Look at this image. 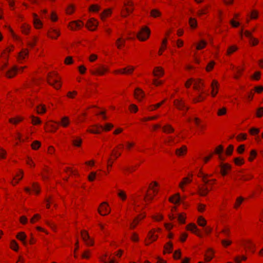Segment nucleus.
Returning a JSON list of instances; mask_svg holds the SVG:
<instances>
[{"instance_id":"f257e3e1","label":"nucleus","mask_w":263,"mask_h":263,"mask_svg":"<svg viewBox=\"0 0 263 263\" xmlns=\"http://www.w3.org/2000/svg\"><path fill=\"white\" fill-rule=\"evenodd\" d=\"M47 82L50 85L53 86L57 89H59L61 86V84L59 81V78L55 73L48 74Z\"/></svg>"},{"instance_id":"f03ea898","label":"nucleus","mask_w":263,"mask_h":263,"mask_svg":"<svg viewBox=\"0 0 263 263\" xmlns=\"http://www.w3.org/2000/svg\"><path fill=\"white\" fill-rule=\"evenodd\" d=\"M207 176H208L203 175L202 176V179L203 182L204 183V184H203L202 186H198L199 194L202 196H206L210 191V189L208 188V187L205 185L206 184H209L210 181V180L206 179Z\"/></svg>"},{"instance_id":"7ed1b4c3","label":"nucleus","mask_w":263,"mask_h":263,"mask_svg":"<svg viewBox=\"0 0 263 263\" xmlns=\"http://www.w3.org/2000/svg\"><path fill=\"white\" fill-rule=\"evenodd\" d=\"M150 30L146 27L142 28L137 35L139 40L142 41L147 40L150 34Z\"/></svg>"},{"instance_id":"20e7f679","label":"nucleus","mask_w":263,"mask_h":263,"mask_svg":"<svg viewBox=\"0 0 263 263\" xmlns=\"http://www.w3.org/2000/svg\"><path fill=\"white\" fill-rule=\"evenodd\" d=\"M81 237L88 246H92L93 243L92 240L90 238L88 232L85 230L82 231L81 232Z\"/></svg>"},{"instance_id":"39448f33","label":"nucleus","mask_w":263,"mask_h":263,"mask_svg":"<svg viewBox=\"0 0 263 263\" xmlns=\"http://www.w3.org/2000/svg\"><path fill=\"white\" fill-rule=\"evenodd\" d=\"M108 204L106 202H103L99 209H98V212L102 216L107 215L110 213V210L107 208Z\"/></svg>"},{"instance_id":"423d86ee","label":"nucleus","mask_w":263,"mask_h":263,"mask_svg":"<svg viewBox=\"0 0 263 263\" xmlns=\"http://www.w3.org/2000/svg\"><path fill=\"white\" fill-rule=\"evenodd\" d=\"M174 105L180 110H187L188 109V107H187L184 103L182 101V100L176 99L174 102Z\"/></svg>"},{"instance_id":"0eeeda50","label":"nucleus","mask_w":263,"mask_h":263,"mask_svg":"<svg viewBox=\"0 0 263 263\" xmlns=\"http://www.w3.org/2000/svg\"><path fill=\"white\" fill-rule=\"evenodd\" d=\"M135 68L132 66H128L127 67L116 70L115 73H120L122 74H130L134 71Z\"/></svg>"},{"instance_id":"6e6552de","label":"nucleus","mask_w":263,"mask_h":263,"mask_svg":"<svg viewBox=\"0 0 263 263\" xmlns=\"http://www.w3.org/2000/svg\"><path fill=\"white\" fill-rule=\"evenodd\" d=\"M98 26V22L93 18L90 19L86 25V27L90 30H95Z\"/></svg>"},{"instance_id":"1a4fd4ad","label":"nucleus","mask_w":263,"mask_h":263,"mask_svg":"<svg viewBox=\"0 0 263 263\" xmlns=\"http://www.w3.org/2000/svg\"><path fill=\"white\" fill-rule=\"evenodd\" d=\"M245 34L247 37H248L250 39V43L253 46H255L258 44V40L257 39L253 37L250 32L246 30L245 32Z\"/></svg>"},{"instance_id":"9d476101","label":"nucleus","mask_w":263,"mask_h":263,"mask_svg":"<svg viewBox=\"0 0 263 263\" xmlns=\"http://www.w3.org/2000/svg\"><path fill=\"white\" fill-rule=\"evenodd\" d=\"M134 96L135 98L139 101H141V99L144 98V92L139 88L135 89L134 92Z\"/></svg>"},{"instance_id":"9b49d317","label":"nucleus","mask_w":263,"mask_h":263,"mask_svg":"<svg viewBox=\"0 0 263 263\" xmlns=\"http://www.w3.org/2000/svg\"><path fill=\"white\" fill-rule=\"evenodd\" d=\"M107 69L104 66H101V67L97 68L96 70H91V72L93 74H98L100 75H103L105 72L107 71Z\"/></svg>"},{"instance_id":"f8f14e48","label":"nucleus","mask_w":263,"mask_h":263,"mask_svg":"<svg viewBox=\"0 0 263 263\" xmlns=\"http://www.w3.org/2000/svg\"><path fill=\"white\" fill-rule=\"evenodd\" d=\"M181 198L179 194H176L174 196L170 198L169 200L175 204L178 203L181 201Z\"/></svg>"},{"instance_id":"ddd939ff","label":"nucleus","mask_w":263,"mask_h":263,"mask_svg":"<svg viewBox=\"0 0 263 263\" xmlns=\"http://www.w3.org/2000/svg\"><path fill=\"white\" fill-rule=\"evenodd\" d=\"M211 87L212 88V95L213 96V97H215L218 92L217 90L218 87L217 81H216V80H213L211 84Z\"/></svg>"},{"instance_id":"4468645a","label":"nucleus","mask_w":263,"mask_h":263,"mask_svg":"<svg viewBox=\"0 0 263 263\" xmlns=\"http://www.w3.org/2000/svg\"><path fill=\"white\" fill-rule=\"evenodd\" d=\"M94 127V129L88 130V132L93 134H100L101 132L103 130V126L102 125H95Z\"/></svg>"},{"instance_id":"2eb2a0df","label":"nucleus","mask_w":263,"mask_h":263,"mask_svg":"<svg viewBox=\"0 0 263 263\" xmlns=\"http://www.w3.org/2000/svg\"><path fill=\"white\" fill-rule=\"evenodd\" d=\"M17 71V68L16 67H13L11 69L6 72V76L10 78L15 75Z\"/></svg>"},{"instance_id":"dca6fc26","label":"nucleus","mask_w":263,"mask_h":263,"mask_svg":"<svg viewBox=\"0 0 263 263\" xmlns=\"http://www.w3.org/2000/svg\"><path fill=\"white\" fill-rule=\"evenodd\" d=\"M82 25H83V23L81 21H73L71 23L70 25V27L71 29L74 30L76 29L77 28H79L81 27Z\"/></svg>"},{"instance_id":"f3484780","label":"nucleus","mask_w":263,"mask_h":263,"mask_svg":"<svg viewBox=\"0 0 263 263\" xmlns=\"http://www.w3.org/2000/svg\"><path fill=\"white\" fill-rule=\"evenodd\" d=\"M60 32L55 29H52L49 32L48 36L52 39H57L60 35Z\"/></svg>"},{"instance_id":"a211bd4d","label":"nucleus","mask_w":263,"mask_h":263,"mask_svg":"<svg viewBox=\"0 0 263 263\" xmlns=\"http://www.w3.org/2000/svg\"><path fill=\"white\" fill-rule=\"evenodd\" d=\"M186 229L188 230H190L191 231H192V232L195 233L196 234H197L198 236H200V235H199V234L197 233V231H198L197 227L196 225H195L194 224H190L189 225H188L187 227H186Z\"/></svg>"},{"instance_id":"6ab92c4d","label":"nucleus","mask_w":263,"mask_h":263,"mask_svg":"<svg viewBox=\"0 0 263 263\" xmlns=\"http://www.w3.org/2000/svg\"><path fill=\"white\" fill-rule=\"evenodd\" d=\"M186 147L183 145L180 148H178L176 150V154L178 156H181L186 153Z\"/></svg>"},{"instance_id":"aec40b11","label":"nucleus","mask_w":263,"mask_h":263,"mask_svg":"<svg viewBox=\"0 0 263 263\" xmlns=\"http://www.w3.org/2000/svg\"><path fill=\"white\" fill-rule=\"evenodd\" d=\"M16 237L18 239L22 241L23 243V244L26 246V242L25 241V239L26 238V235L24 232H20L16 236Z\"/></svg>"},{"instance_id":"412c9836","label":"nucleus","mask_w":263,"mask_h":263,"mask_svg":"<svg viewBox=\"0 0 263 263\" xmlns=\"http://www.w3.org/2000/svg\"><path fill=\"white\" fill-rule=\"evenodd\" d=\"M204 86V84L201 82L200 79H198L197 81L194 82V88L196 90L200 89Z\"/></svg>"},{"instance_id":"4be33fe9","label":"nucleus","mask_w":263,"mask_h":263,"mask_svg":"<svg viewBox=\"0 0 263 263\" xmlns=\"http://www.w3.org/2000/svg\"><path fill=\"white\" fill-rule=\"evenodd\" d=\"M192 180L188 177H185L183 179L182 181H181L179 184V187L182 190H184L183 185L186 183H189L191 182Z\"/></svg>"},{"instance_id":"5701e85b","label":"nucleus","mask_w":263,"mask_h":263,"mask_svg":"<svg viewBox=\"0 0 263 263\" xmlns=\"http://www.w3.org/2000/svg\"><path fill=\"white\" fill-rule=\"evenodd\" d=\"M164 73L163 70L161 68L156 67L154 70V74L155 76H162Z\"/></svg>"},{"instance_id":"b1692460","label":"nucleus","mask_w":263,"mask_h":263,"mask_svg":"<svg viewBox=\"0 0 263 263\" xmlns=\"http://www.w3.org/2000/svg\"><path fill=\"white\" fill-rule=\"evenodd\" d=\"M34 18L33 20L34 25L36 28H40L42 27V23L39 19L37 18L36 15H34Z\"/></svg>"},{"instance_id":"393cba45","label":"nucleus","mask_w":263,"mask_h":263,"mask_svg":"<svg viewBox=\"0 0 263 263\" xmlns=\"http://www.w3.org/2000/svg\"><path fill=\"white\" fill-rule=\"evenodd\" d=\"M69 123V120L67 117H64L61 119V124L63 127H67Z\"/></svg>"},{"instance_id":"a878e982","label":"nucleus","mask_w":263,"mask_h":263,"mask_svg":"<svg viewBox=\"0 0 263 263\" xmlns=\"http://www.w3.org/2000/svg\"><path fill=\"white\" fill-rule=\"evenodd\" d=\"M173 244L170 242H167L166 245L164 246L165 251L168 253H171L173 251Z\"/></svg>"},{"instance_id":"bb28decb","label":"nucleus","mask_w":263,"mask_h":263,"mask_svg":"<svg viewBox=\"0 0 263 263\" xmlns=\"http://www.w3.org/2000/svg\"><path fill=\"white\" fill-rule=\"evenodd\" d=\"M111 10L110 9H107L105 10L102 13L100 14V16L102 20L105 18L106 17L109 16L111 14Z\"/></svg>"},{"instance_id":"cd10ccee","label":"nucleus","mask_w":263,"mask_h":263,"mask_svg":"<svg viewBox=\"0 0 263 263\" xmlns=\"http://www.w3.org/2000/svg\"><path fill=\"white\" fill-rule=\"evenodd\" d=\"M28 54V52L26 50H22L19 54L18 60L19 61L25 59V57Z\"/></svg>"},{"instance_id":"c85d7f7f","label":"nucleus","mask_w":263,"mask_h":263,"mask_svg":"<svg viewBox=\"0 0 263 263\" xmlns=\"http://www.w3.org/2000/svg\"><path fill=\"white\" fill-rule=\"evenodd\" d=\"M163 131L165 133H172L174 131V129L170 125H166L162 128Z\"/></svg>"},{"instance_id":"c756f323","label":"nucleus","mask_w":263,"mask_h":263,"mask_svg":"<svg viewBox=\"0 0 263 263\" xmlns=\"http://www.w3.org/2000/svg\"><path fill=\"white\" fill-rule=\"evenodd\" d=\"M125 40H122L121 38H119L116 41V45L118 48L120 49L123 46L125 45Z\"/></svg>"},{"instance_id":"7c9ffc66","label":"nucleus","mask_w":263,"mask_h":263,"mask_svg":"<svg viewBox=\"0 0 263 263\" xmlns=\"http://www.w3.org/2000/svg\"><path fill=\"white\" fill-rule=\"evenodd\" d=\"M213 256V252L212 250L209 249L205 255V260L209 261L211 260Z\"/></svg>"},{"instance_id":"2f4dec72","label":"nucleus","mask_w":263,"mask_h":263,"mask_svg":"<svg viewBox=\"0 0 263 263\" xmlns=\"http://www.w3.org/2000/svg\"><path fill=\"white\" fill-rule=\"evenodd\" d=\"M189 24L191 27H192V28H195L197 27V21L194 18H190Z\"/></svg>"},{"instance_id":"473e14b6","label":"nucleus","mask_w":263,"mask_h":263,"mask_svg":"<svg viewBox=\"0 0 263 263\" xmlns=\"http://www.w3.org/2000/svg\"><path fill=\"white\" fill-rule=\"evenodd\" d=\"M151 15L154 17H157L161 15V12L157 9H153L151 12Z\"/></svg>"},{"instance_id":"72a5a7b5","label":"nucleus","mask_w":263,"mask_h":263,"mask_svg":"<svg viewBox=\"0 0 263 263\" xmlns=\"http://www.w3.org/2000/svg\"><path fill=\"white\" fill-rule=\"evenodd\" d=\"M148 237L149 239L152 240V241H155L158 237L157 235H154V232L153 231L149 232Z\"/></svg>"},{"instance_id":"f704fd0d","label":"nucleus","mask_w":263,"mask_h":263,"mask_svg":"<svg viewBox=\"0 0 263 263\" xmlns=\"http://www.w3.org/2000/svg\"><path fill=\"white\" fill-rule=\"evenodd\" d=\"M37 112L39 114H43L46 111V108L44 105H40L36 107Z\"/></svg>"},{"instance_id":"c9c22d12","label":"nucleus","mask_w":263,"mask_h":263,"mask_svg":"<svg viewBox=\"0 0 263 263\" xmlns=\"http://www.w3.org/2000/svg\"><path fill=\"white\" fill-rule=\"evenodd\" d=\"M198 223L201 227H204L206 225V222L202 217H199L198 219Z\"/></svg>"},{"instance_id":"e433bc0d","label":"nucleus","mask_w":263,"mask_h":263,"mask_svg":"<svg viewBox=\"0 0 263 263\" xmlns=\"http://www.w3.org/2000/svg\"><path fill=\"white\" fill-rule=\"evenodd\" d=\"M244 200V198L242 197H238L236 199V203L234 205V208L237 209Z\"/></svg>"},{"instance_id":"4c0bfd02","label":"nucleus","mask_w":263,"mask_h":263,"mask_svg":"<svg viewBox=\"0 0 263 263\" xmlns=\"http://www.w3.org/2000/svg\"><path fill=\"white\" fill-rule=\"evenodd\" d=\"M22 32L25 33V34H28L29 32V27L28 25H26V24H23L22 26Z\"/></svg>"},{"instance_id":"58836bf2","label":"nucleus","mask_w":263,"mask_h":263,"mask_svg":"<svg viewBox=\"0 0 263 263\" xmlns=\"http://www.w3.org/2000/svg\"><path fill=\"white\" fill-rule=\"evenodd\" d=\"M245 246L250 249L252 252H254L255 245L251 242L248 241L247 244L245 245Z\"/></svg>"},{"instance_id":"ea45409f","label":"nucleus","mask_w":263,"mask_h":263,"mask_svg":"<svg viewBox=\"0 0 263 263\" xmlns=\"http://www.w3.org/2000/svg\"><path fill=\"white\" fill-rule=\"evenodd\" d=\"M23 118L21 117H17L16 118H11L9 119V122L14 124H16L21 121Z\"/></svg>"},{"instance_id":"a19ab883","label":"nucleus","mask_w":263,"mask_h":263,"mask_svg":"<svg viewBox=\"0 0 263 263\" xmlns=\"http://www.w3.org/2000/svg\"><path fill=\"white\" fill-rule=\"evenodd\" d=\"M100 9V7L97 5H92L89 8V10L92 12H98Z\"/></svg>"},{"instance_id":"79ce46f5","label":"nucleus","mask_w":263,"mask_h":263,"mask_svg":"<svg viewBox=\"0 0 263 263\" xmlns=\"http://www.w3.org/2000/svg\"><path fill=\"white\" fill-rule=\"evenodd\" d=\"M11 248L15 251L18 250V245L15 240H12L11 242Z\"/></svg>"},{"instance_id":"37998d69","label":"nucleus","mask_w":263,"mask_h":263,"mask_svg":"<svg viewBox=\"0 0 263 263\" xmlns=\"http://www.w3.org/2000/svg\"><path fill=\"white\" fill-rule=\"evenodd\" d=\"M41 145V143L39 141H34L32 145H31V146H32V148L34 149H37V148H39V147Z\"/></svg>"},{"instance_id":"c03bdc74","label":"nucleus","mask_w":263,"mask_h":263,"mask_svg":"<svg viewBox=\"0 0 263 263\" xmlns=\"http://www.w3.org/2000/svg\"><path fill=\"white\" fill-rule=\"evenodd\" d=\"M262 116H263V107H259L257 109L256 116L257 117H258V118H260Z\"/></svg>"},{"instance_id":"a18cd8bd","label":"nucleus","mask_w":263,"mask_h":263,"mask_svg":"<svg viewBox=\"0 0 263 263\" xmlns=\"http://www.w3.org/2000/svg\"><path fill=\"white\" fill-rule=\"evenodd\" d=\"M250 133L252 135H255L259 133V129L256 128H252L249 130Z\"/></svg>"},{"instance_id":"49530a36","label":"nucleus","mask_w":263,"mask_h":263,"mask_svg":"<svg viewBox=\"0 0 263 263\" xmlns=\"http://www.w3.org/2000/svg\"><path fill=\"white\" fill-rule=\"evenodd\" d=\"M206 45V42L204 41H201L200 42L197 46V49L199 50L203 48Z\"/></svg>"},{"instance_id":"de8ad7c7","label":"nucleus","mask_w":263,"mask_h":263,"mask_svg":"<svg viewBox=\"0 0 263 263\" xmlns=\"http://www.w3.org/2000/svg\"><path fill=\"white\" fill-rule=\"evenodd\" d=\"M237 49V48L236 46H232L230 47L227 51V54H230L234 51H236Z\"/></svg>"},{"instance_id":"09e8293b","label":"nucleus","mask_w":263,"mask_h":263,"mask_svg":"<svg viewBox=\"0 0 263 263\" xmlns=\"http://www.w3.org/2000/svg\"><path fill=\"white\" fill-rule=\"evenodd\" d=\"M41 121L39 118L32 116V123L33 124H37L41 123Z\"/></svg>"},{"instance_id":"8fccbe9b","label":"nucleus","mask_w":263,"mask_h":263,"mask_svg":"<svg viewBox=\"0 0 263 263\" xmlns=\"http://www.w3.org/2000/svg\"><path fill=\"white\" fill-rule=\"evenodd\" d=\"M113 127V125L110 123H107L105 124L104 127L103 126V130L105 131H109L112 127Z\"/></svg>"},{"instance_id":"3c124183","label":"nucleus","mask_w":263,"mask_h":263,"mask_svg":"<svg viewBox=\"0 0 263 263\" xmlns=\"http://www.w3.org/2000/svg\"><path fill=\"white\" fill-rule=\"evenodd\" d=\"M233 146L232 145H230L226 150V154L228 155H230L232 154L233 151Z\"/></svg>"},{"instance_id":"603ef678","label":"nucleus","mask_w":263,"mask_h":263,"mask_svg":"<svg viewBox=\"0 0 263 263\" xmlns=\"http://www.w3.org/2000/svg\"><path fill=\"white\" fill-rule=\"evenodd\" d=\"M178 220L180 223H184L185 222V217L183 214H180L178 216Z\"/></svg>"},{"instance_id":"864d4df0","label":"nucleus","mask_w":263,"mask_h":263,"mask_svg":"<svg viewBox=\"0 0 263 263\" xmlns=\"http://www.w3.org/2000/svg\"><path fill=\"white\" fill-rule=\"evenodd\" d=\"M226 111H227L226 108L225 107H223L222 108L219 109L218 110L217 114L218 116L223 115L226 114Z\"/></svg>"},{"instance_id":"5fc2aeb1","label":"nucleus","mask_w":263,"mask_h":263,"mask_svg":"<svg viewBox=\"0 0 263 263\" xmlns=\"http://www.w3.org/2000/svg\"><path fill=\"white\" fill-rule=\"evenodd\" d=\"M72 142H73V144L74 145L77 146H80L82 143V140L81 139H77L73 140Z\"/></svg>"},{"instance_id":"6e6d98bb","label":"nucleus","mask_w":263,"mask_h":263,"mask_svg":"<svg viewBox=\"0 0 263 263\" xmlns=\"http://www.w3.org/2000/svg\"><path fill=\"white\" fill-rule=\"evenodd\" d=\"M180 256H181L180 250H178L174 252V257L175 259H179L180 258Z\"/></svg>"},{"instance_id":"4d7b16f0","label":"nucleus","mask_w":263,"mask_h":263,"mask_svg":"<svg viewBox=\"0 0 263 263\" xmlns=\"http://www.w3.org/2000/svg\"><path fill=\"white\" fill-rule=\"evenodd\" d=\"M32 189H33V191L35 193L39 194L40 193V190H39V186H38L37 184H36L35 183H33V184H32Z\"/></svg>"},{"instance_id":"13d9d810","label":"nucleus","mask_w":263,"mask_h":263,"mask_svg":"<svg viewBox=\"0 0 263 263\" xmlns=\"http://www.w3.org/2000/svg\"><path fill=\"white\" fill-rule=\"evenodd\" d=\"M118 195L122 199V200H125L126 198V195L125 193L122 191H120L118 194Z\"/></svg>"},{"instance_id":"bf43d9fd","label":"nucleus","mask_w":263,"mask_h":263,"mask_svg":"<svg viewBox=\"0 0 263 263\" xmlns=\"http://www.w3.org/2000/svg\"><path fill=\"white\" fill-rule=\"evenodd\" d=\"M214 64L215 63L213 61L210 62L206 66V70L207 71L211 70L213 68Z\"/></svg>"},{"instance_id":"052dcab7","label":"nucleus","mask_w":263,"mask_h":263,"mask_svg":"<svg viewBox=\"0 0 263 263\" xmlns=\"http://www.w3.org/2000/svg\"><path fill=\"white\" fill-rule=\"evenodd\" d=\"M73 62V60L71 57H68L65 59V63L66 64H70Z\"/></svg>"},{"instance_id":"680f3d73","label":"nucleus","mask_w":263,"mask_h":263,"mask_svg":"<svg viewBox=\"0 0 263 263\" xmlns=\"http://www.w3.org/2000/svg\"><path fill=\"white\" fill-rule=\"evenodd\" d=\"M96 173L95 172L90 173V175L88 176V179L89 181H93L96 177Z\"/></svg>"},{"instance_id":"e2e57ef3","label":"nucleus","mask_w":263,"mask_h":263,"mask_svg":"<svg viewBox=\"0 0 263 263\" xmlns=\"http://www.w3.org/2000/svg\"><path fill=\"white\" fill-rule=\"evenodd\" d=\"M247 138V135L245 134H240L237 137V139L239 140H245Z\"/></svg>"},{"instance_id":"0e129e2a","label":"nucleus","mask_w":263,"mask_h":263,"mask_svg":"<svg viewBox=\"0 0 263 263\" xmlns=\"http://www.w3.org/2000/svg\"><path fill=\"white\" fill-rule=\"evenodd\" d=\"M251 18L253 19L257 18L258 17V12L255 10H253L251 13Z\"/></svg>"},{"instance_id":"69168bd1","label":"nucleus","mask_w":263,"mask_h":263,"mask_svg":"<svg viewBox=\"0 0 263 263\" xmlns=\"http://www.w3.org/2000/svg\"><path fill=\"white\" fill-rule=\"evenodd\" d=\"M221 170H230L231 169V166L228 164H222L221 165Z\"/></svg>"},{"instance_id":"338daca9","label":"nucleus","mask_w":263,"mask_h":263,"mask_svg":"<svg viewBox=\"0 0 263 263\" xmlns=\"http://www.w3.org/2000/svg\"><path fill=\"white\" fill-rule=\"evenodd\" d=\"M193 82H194L195 80L193 79H190L187 81H186V82L185 84V86L187 88H189V87H190V86L191 85L192 83Z\"/></svg>"},{"instance_id":"774afa93","label":"nucleus","mask_w":263,"mask_h":263,"mask_svg":"<svg viewBox=\"0 0 263 263\" xmlns=\"http://www.w3.org/2000/svg\"><path fill=\"white\" fill-rule=\"evenodd\" d=\"M260 76V72L259 71H256L254 73V76H253V78L254 79L258 80L259 79Z\"/></svg>"}]
</instances>
